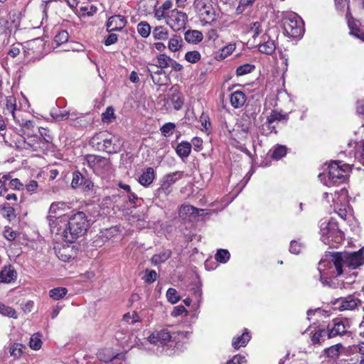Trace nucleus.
Here are the masks:
<instances>
[{
    "instance_id": "1",
    "label": "nucleus",
    "mask_w": 364,
    "mask_h": 364,
    "mask_svg": "<svg viewBox=\"0 0 364 364\" xmlns=\"http://www.w3.org/2000/svg\"><path fill=\"white\" fill-rule=\"evenodd\" d=\"M90 227L87 215L82 211L72 215L63 230L64 240L70 243L75 242L78 237L84 235Z\"/></svg>"
},
{
    "instance_id": "2",
    "label": "nucleus",
    "mask_w": 364,
    "mask_h": 364,
    "mask_svg": "<svg viewBox=\"0 0 364 364\" xmlns=\"http://www.w3.org/2000/svg\"><path fill=\"white\" fill-rule=\"evenodd\" d=\"M90 144L98 151L114 154L120 151L123 144L119 137L106 132L96 134L91 139Z\"/></svg>"
},
{
    "instance_id": "3",
    "label": "nucleus",
    "mask_w": 364,
    "mask_h": 364,
    "mask_svg": "<svg viewBox=\"0 0 364 364\" xmlns=\"http://www.w3.org/2000/svg\"><path fill=\"white\" fill-rule=\"evenodd\" d=\"M321 240L331 247H338L344 240V233L339 229L336 220L331 218L328 223H322L320 230Z\"/></svg>"
},
{
    "instance_id": "4",
    "label": "nucleus",
    "mask_w": 364,
    "mask_h": 364,
    "mask_svg": "<svg viewBox=\"0 0 364 364\" xmlns=\"http://www.w3.org/2000/svg\"><path fill=\"white\" fill-rule=\"evenodd\" d=\"M328 171V175L324 173L318 174V177L320 181L326 180L328 176V180L331 182H336L337 180H342L343 181L348 179V169L349 165L345 164L343 166H340L337 161H335L327 167Z\"/></svg>"
},
{
    "instance_id": "5",
    "label": "nucleus",
    "mask_w": 364,
    "mask_h": 364,
    "mask_svg": "<svg viewBox=\"0 0 364 364\" xmlns=\"http://www.w3.org/2000/svg\"><path fill=\"white\" fill-rule=\"evenodd\" d=\"M24 53L30 60H36L41 58L45 50V43L40 38L32 39L26 42L24 46Z\"/></svg>"
},
{
    "instance_id": "6",
    "label": "nucleus",
    "mask_w": 364,
    "mask_h": 364,
    "mask_svg": "<svg viewBox=\"0 0 364 364\" xmlns=\"http://www.w3.org/2000/svg\"><path fill=\"white\" fill-rule=\"evenodd\" d=\"M350 324L347 320H343L340 318H336L332 320V323L328 325V338L344 335L350 336L349 331Z\"/></svg>"
},
{
    "instance_id": "7",
    "label": "nucleus",
    "mask_w": 364,
    "mask_h": 364,
    "mask_svg": "<svg viewBox=\"0 0 364 364\" xmlns=\"http://www.w3.org/2000/svg\"><path fill=\"white\" fill-rule=\"evenodd\" d=\"M187 21L188 16L186 13L174 9L168 12L166 24L174 31H179L182 28H185Z\"/></svg>"
},
{
    "instance_id": "8",
    "label": "nucleus",
    "mask_w": 364,
    "mask_h": 364,
    "mask_svg": "<svg viewBox=\"0 0 364 364\" xmlns=\"http://www.w3.org/2000/svg\"><path fill=\"white\" fill-rule=\"evenodd\" d=\"M174 333L171 332L167 328L155 330L148 337V341L156 346H168L173 342L172 338Z\"/></svg>"
},
{
    "instance_id": "9",
    "label": "nucleus",
    "mask_w": 364,
    "mask_h": 364,
    "mask_svg": "<svg viewBox=\"0 0 364 364\" xmlns=\"http://www.w3.org/2000/svg\"><path fill=\"white\" fill-rule=\"evenodd\" d=\"M336 304H338V309L340 311L354 310L362 305V301L354 295H349L338 299L335 302Z\"/></svg>"
},
{
    "instance_id": "10",
    "label": "nucleus",
    "mask_w": 364,
    "mask_h": 364,
    "mask_svg": "<svg viewBox=\"0 0 364 364\" xmlns=\"http://www.w3.org/2000/svg\"><path fill=\"white\" fill-rule=\"evenodd\" d=\"M206 210L197 208L191 205L186 204L182 205L178 210L179 217L183 220H191L196 218L199 215H206L208 213H205Z\"/></svg>"
},
{
    "instance_id": "11",
    "label": "nucleus",
    "mask_w": 364,
    "mask_h": 364,
    "mask_svg": "<svg viewBox=\"0 0 364 364\" xmlns=\"http://www.w3.org/2000/svg\"><path fill=\"white\" fill-rule=\"evenodd\" d=\"M284 28L287 35L291 38L301 37L304 33L303 26L295 18L287 19L284 23Z\"/></svg>"
},
{
    "instance_id": "12",
    "label": "nucleus",
    "mask_w": 364,
    "mask_h": 364,
    "mask_svg": "<svg viewBox=\"0 0 364 364\" xmlns=\"http://www.w3.org/2000/svg\"><path fill=\"white\" fill-rule=\"evenodd\" d=\"M344 256L345 264L351 269H356L364 264V257L361 250Z\"/></svg>"
},
{
    "instance_id": "13",
    "label": "nucleus",
    "mask_w": 364,
    "mask_h": 364,
    "mask_svg": "<svg viewBox=\"0 0 364 364\" xmlns=\"http://www.w3.org/2000/svg\"><path fill=\"white\" fill-rule=\"evenodd\" d=\"M127 23L126 18L121 15H114L109 18L107 22V30L109 32L121 31Z\"/></svg>"
},
{
    "instance_id": "14",
    "label": "nucleus",
    "mask_w": 364,
    "mask_h": 364,
    "mask_svg": "<svg viewBox=\"0 0 364 364\" xmlns=\"http://www.w3.org/2000/svg\"><path fill=\"white\" fill-rule=\"evenodd\" d=\"M87 161L90 168L95 171H98L100 167L107 168L109 167V161L107 159L99 156L90 155L87 158Z\"/></svg>"
},
{
    "instance_id": "15",
    "label": "nucleus",
    "mask_w": 364,
    "mask_h": 364,
    "mask_svg": "<svg viewBox=\"0 0 364 364\" xmlns=\"http://www.w3.org/2000/svg\"><path fill=\"white\" fill-rule=\"evenodd\" d=\"M17 278V272L11 265L5 266L0 271V282L11 283Z\"/></svg>"
},
{
    "instance_id": "16",
    "label": "nucleus",
    "mask_w": 364,
    "mask_h": 364,
    "mask_svg": "<svg viewBox=\"0 0 364 364\" xmlns=\"http://www.w3.org/2000/svg\"><path fill=\"white\" fill-rule=\"evenodd\" d=\"M250 332L248 331L247 328H245L242 335L233 338L232 341V346L235 349L237 350L241 347L246 346L248 342L250 341Z\"/></svg>"
},
{
    "instance_id": "17",
    "label": "nucleus",
    "mask_w": 364,
    "mask_h": 364,
    "mask_svg": "<svg viewBox=\"0 0 364 364\" xmlns=\"http://www.w3.org/2000/svg\"><path fill=\"white\" fill-rule=\"evenodd\" d=\"M16 99L14 95H10L6 98L5 108L4 114L5 115L11 114L14 120H16Z\"/></svg>"
},
{
    "instance_id": "18",
    "label": "nucleus",
    "mask_w": 364,
    "mask_h": 364,
    "mask_svg": "<svg viewBox=\"0 0 364 364\" xmlns=\"http://www.w3.org/2000/svg\"><path fill=\"white\" fill-rule=\"evenodd\" d=\"M147 72L149 73V76L151 77L154 84L159 85L163 84L161 77L156 79V75H161L165 73L162 68H160L156 64L149 63L147 67Z\"/></svg>"
},
{
    "instance_id": "19",
    "label": "nucleus",
    "mask_w": 364,
    "mask_h": 364,
    "mask_svg": "<svg viewBox=\"0 0 364 364\" xmlns=\"http://www.w3.org/2000/svg\"><path fill=\"white\" fill-rule=\"evenodd\" d=\"M262 38L264 43L259 45V52L267 55L272 54L276 48L274 41L270 40L267 36H263Z\"/></svg>"
},
{
    "instance_id": "20",
    "label": "nucleus",
    "mask_w": 364,
    "mask_h": 364,
    "mask_svg": "<svg viewBox=\"0 0 364 364\" xmlns=\"http://www.w3.org/2000/svg\"><path fill=\"white\" fill-rule=\"evenodd\" d=\"M246 102V96L242 91L237 90L230 95V103L234 108L242 107Z\"/></svg>"
},
{
    "instance_id": "21",
    "label": "nucleus",
    "mask_w": 364,
    "mask_h": 364,
    "mask_svg": "<svg viewBox=\"0 0 364 364\" xmlns=\"http://www.w3.org/2000/svg\"><path fill=\"white\" fill-rule=\"evenodd\" d=\"M311 341L313 345H321L328 338V330L316 328L311 333Z\"/></svg>"
},
{
    "instance_id": "22",
    "label": "nucleus",
    "mask_w": 364,
    "mask_h": 364,
    "mask_svg": "<svg viewBox=\"0 0 364 364\" xmlns=\"http://www.w3.org/2000/svg\"><path fill=\"white\" fill-rule=\"evenodd\" d=\"M332 262L336 269V277L343 273V266L345 264V256L340 252H336L332 255Z\"/></svg>"
},
{
    "instance_id": "23",
    "label": "nucleus",
    "mask_w": 364,
    "mask_h": 364,
    "mask_svg": "<svg viewBox=\"0 0 364 364\" xmlns=\"http://www.w3.org/2000/svg\"><path fill=\"white\" fill-rule=\"evenodd\" d=\"M42 144L43 142L41 140V138L36 135L29 136L27 134L26 137V149L33 151H37L40 148L43 147Z\"/></svg>"
},
{
    "instance_id": "24",
    "label": "nucleus",
    "mask_w": 364,
    "mask_h": 364,
    "mask_svg": "<svg viewBox=\"0 0 364 364\" xmlns=\"http://www.w3.org/2000/svg\"><path fill=\"white\" fill-rule=\"evenodd\" d=\"M0 214L9 221H11L16 216L14 208L8 203L0 205Z\"/></svg>"
},
{
    "instance_id": "25",
    "label": "nucleus",
    "mask_w": 364,
    "mask_h": 364,
    "mask_svg": "<svg viewBox=\"0 0 364 364\" xmlns=\"http://www.w3.org/2000/svg\"><path fill=\"white\" fill-rule=\"evenodd\" d=\"M26 347L25 345L20 343H14L9 347V353L14 359H18L21 357Z\"/></svg>"
},
{
    "instance_id": "26",
    "label": "nucleus",
    "mask_w": 364,
    "mask_h": 364,
    "mask_svg": "<svg viewBox=\"0 0 364 364\" xmlns=\"http://www.w3.org/2000/svg\"><path fill=\"white\" fill-rule=\"evenodd\" d=\"M191 144L188 141H182L176 148V154L181 159H186L191 154Z\"/></svg>"
},
{
    "instance_id": "27",
    "label": "nucleus",
    "mask_w": 364,
    "mask_h": 364,
    "mask_svg": "<svg viewBox=\"0 0 364 364\" xmlns=\"http://www.w3.org/2000/svg\"><path fill=\"white\" fill-rule=\"evenodd\" d=\"M171 255V251L170 250H164L159 254H155L152 256L151 261L154 265L161 264L168 260Z\"/></svg>"
},
{
    "instance_id": "28",
    "label": "nucleus",
    "mask_w": 364,
    "mask_h": 364,
    "mask_svg": "<svg viewBox=\"0 0 364 364\" xmlns=\"http://www.w3.org/2000/svg\"><path fill=\"white\" fill-rule=\"evenodd\" d=\"M183 45V39L179 35H173L168 41V48L171 52L179 50Z\"/></svg>"
},
{
    "instance_id": "29",
    "label": "nucleus",
    "mask_w": 364,
    "mask_h": 364,
    "mask_svg": "<svg viewBox=\"0 0 364 364\" xmlns=\"http://www.w3.org/2000/svg\"><path fill=\"white\" fill-rule=\"evenodd\" d=\"M68 119H70L73 122V125L75 127L85 126L88 123L85 119V115L76 112L70 111V117Z\"/></svg>"
},
{
    "instance_id": "30",
    "label": "nucleus",
    "mask_w": 364,
    "mask_h": 364,
    "mask_svg": "<svg viewBox=\"0 0 364 364\" xmlns=\"http://www.w3.org/2000/svg\"><path fill=\"white\" fill-rule=\"evenodd\" d=\"M184 38L188 43H196L203 40V34L200 31L191 30L185 33Z\"/></svg>"
},
{
    "instance_id": "31",
    "label": "nucleus",
    "mask_w": 364,
    "mask_h": 364,
    "mask_svg": "<svg viewBox=\"0 0 364 364\" xmlns=\"http://www.w3.org/2000/svg\"><path fill=\"white\" fill-rule=\"evenodd\" d=\"M333 207L335 213L338 214V215L343 220H346L348 215V204H342L339 203L336 200H334V203H333Z\"/></svg>"
},
{
    "instance_id": "32",
    "label": "nucleus",
    "mask_w": 364,
    "mask_h": 364,
    "mask_svg": "<svg viewBox=\"0 0 364 364\" xmlns=\"http://www.w3.org/2000/svg\"><path fill=\"white\" fill-rule=\"evenodd\" d=\"M287 153V148L284 145H277L272 149L271 158L274 160H279L284 157Z\"/></svg>"
},
{
    "instance_id": "33",
    "label": "nucleus",
    "mask_w": 364,
    "mask_h": 364,
    "mask_svg": "<svg viewBox=\"0 0 364 364\" xmlns=\"http://www.w3.org/2000/svg\"><path fill=\"white\" fill-rule=\"evenodd\" d=\"M334 200H336L339 203L342 204H348L349 203V196L348 191L346 188H342L339 191H335L334 198H333V203H334Z\"/></svg>"
},
{
    "instance_id": "34",
    "label": "nucleus",
    "mask_w": 364,
    "mask_h": 364,
    "mask_svg": "<svg viewBox=\"0 0 364 364\" xmlns=\"http://www.w3.org/2000/svg\"><path fill=\"white\" fill-rule=\"evenodd\" d=\"M152 35L155 40L164 41L168 38V31L165 27L159 26L154 28Z\"/></svg>"
},
{
    "instance_id": "35",
    "label": "nucleus",
    "mask_w": 364,
    "mask_h": 364,
    "mask_svg": "<svg viewBox=\"0 0 364 364\" xmlns=\"http://www.w3.org/2000/svg\"><path fill=\"white\" fill-rule=\"evenodd\" d=\"M14 144L11 146H15L18 150L26 149V137L21 134H15L13 136Z\"/></svg>"
},
{
    "instance_id": "36",
    "label": "nucleus",
    "mask_w": 364,
    "mask_h": 364,
    "mask_svg": "<svg viewBox=\"0 0 364 364\" xmlns=\"http://www.w3.org/2000/svg\"><path fill=\"white\" fill-rule=\"evenodd\" d=\"M151 28L146 21H141L137 25V32L142 38H147L151 33Z\"/></svg>"
},
{
    "instance_id": "37",
    "label": "nucleus",
    "mask_w": 364,
    "mask_h": 364,
    "mask_svg": "<svg viewBox=\"0 0 364 364\" xmlns=\"http://www.w3.org/2000/svg\"><path fill=\"white\" fill-rule=\"evenodd\" d=\"M155 178L154 170L152 167H149L139 176L138 182H153Z\"/></svg>"
},
{
    "instance_id": "38",
    "label": "nucleus",
    "mask_w": 364,
    "mask_h": 364,
    "mask_svg": "<svg viewBox=\"0 0 364 364\" xmlns=\"http://www.w3.org/2000/svg\"><path fill=\"white\" fill-rule=\"evenodd\" d=\"M157 278L158 274L155 270L146 269L141 279L146 284H152L157 279Z\"/></svg>"
},
{
    "instance_id": "39",
    "label": "nucleus",
    "mask_w": 364,
    "mask_h": 364,
    "mask_svg": "<svg viewBox=\"0 0 364 364\" xmlns=\"http://www.w3.org/2000/svg\"><path fill=\"white\" fill-rule=\"evenodd\" d=\"M0 314L3 316H9L13 318H17L18 314L16 310L10 306H6L0 301Z\"/></svg>"
},
{
    "instance_id": "40",
    "label": "nucleus",
    "mask_w": 364,
    "mask_h": 364,
    "mask_svg": "<svg viewBox=\"0 0 364 364\" xmlns=\"http://www.w3.org/2000/svg\"><path fill=\"white\" fill-rule=\"evenodd\" d=\"M68 290L65 287H57L50 290L49 295L54 300H59L66 295Z\"/></svg>"
},
{
    "instance_id": "41",
    "label": "nucleus",
    "mask_w": 364,
    "mask_h": 364,
    "mask_svg": "<svg viewBox=\"0 0 364 364\" xmlns=\"http://www.w3.org/2000/svg\"><path fill=\"white\" fill-rule=\"evenodd\" d=\"M287 119V115L282 114L277 110H272L270 114L267 117V123L270 126L273 122L276 121H281Z\"/></svg>"
},
{
    "instance_id": "42",
    "label": "nucleus",
    "mask_w": 364,
    "mask_h": 364,
    "mask_svg": "<svg viewBox=\"0 0 364 364\" xmlns=\"http://www.w3.org/2000/svg\"><path fill=\"white\" fill-rule=\"evenodd\" d=\"M157 65L160 68H167L170 66L172 58L166 54H159L156 56Z\"/></svg>"
},
{
    "instance_id": "43",
    "label": "nucleus",
    "mask_w": 364,
    "mask_h": 364,
    "mask_svg": "<svg viewBox=\"0 0 364 364\" xmlns=\"http://www.w3.org/2000/svg\"><path fill=\"white\" fill-rule=\"evenodd\" d=\"M72 250L70 247L59 248L57 252V255L58 258L63 262H68L72 257V255L70 252Z\"/></svg>"
},
{
    "instance_id": "44",
    "label": "nucleus",
    "mask_w": 364,
    "mask_h": 364,
    "mask_svg": "<svg viewBox=\"0 0 364 364\" xmlns=\"http://www.w3.org/2000/svg\"><path fill=\"white\" fill-rule=\"evenodd\" d=\"M341 343L333 345L325 350L327 357L331 358H336L340 355V349L342 348Z\"/></svg>"
},
{
    "instance_id": "45",
    "label": "nucleus",
    "mask_w": 364,
    "mask_h": 364,
    "mask_svg": "<svg viewBox=\"0 0 364 364\" xmlns=\"http://www.w3.org/2000/svg\"><path fill=\"white\" fill-rule=\"evenodd\" d=\"M230 254L228 250L225 249H220L217 251L215 259L217 262L220 263H226L230 259Z\"/></svg>"
},
{
    "instance_id": "46",
    "label": "nucleus",
    "mask_w": 364,
    "mask_h": 364,
    "mask_svg": "<svg viewBox=\"0 0 364 364\" xmlns=\"http://www.w3.org/2000/svg\"><path fill=\"white\" fill-rule=\"evenodd\" d=\"M107 350H100L97 353V358L104 363H108L112 362L117 356L108 353Z\"/></svg>"
},
{
    "instance_id": "47",
    "label": "nucleus",
    "mask_w": 364,
    "mask_h": 364,
    "mask_svg": "<svg viewBox=\"0 0 364 364\" xmlns=\"http://www.w3.org/2000/svg\"><path fill=\"white\" fill-rule=\"evenodd\" d=\"M255 68V65L249 63L242 65L237 68L236 75L237 76H242L250 73L254 70Z\"/></svg>"
},
{
    "instance_id": "48",
    "label": "nucleus",
    "mask_w": 364,
    "mask_h": 364,
    "mask_svg": "<svg viewBox=\"0 0 364 364\" xmlns=\"http://www.w3.org/2000/svg\"><path fill=\"white\" fill-rule=\"evenodd\" d=\"M200 53L197 50L188 51L185 55V60L191 63H196L200 60Z\"/></svg>"
},
{
    "instance_id": "49",
    "label": "nucleus",
    "mask_w": 364,
    "mask_h": 364,
    "mask_svg": "<svg viewBox=\"0 0 364 364\" xmlns=\"http://www.w3.org/2000/svg\"><path fill=\"white\" fill-rule=\"evenodd\" d=\"M235 49V43H229L228 45L225 46L223 48L220 49V59H225L230 55L232 53V52Z\"/></svg>"
},
{
    "instance_id": "50",
    "label": "nucleus",
    "mask_w": 364,
    "mask_h": 364,
    "mask_svg": "<svg viewBox=\"0 0 364 364\" xmlns=\"http://www.w3.org/2000/svg\"><path fill=\"white\" fill-rule=\"evenodd\" d=\"M29 346L34 350H39L42 346V341L39 338V334H34L31 336L29 341Z\"/></svg>"
},
{
    "instance_id": "51",
    "label": "nucleus",
    "mask_w": 364,
    "mask_h": 364,
    "mask_svg": "<svg viewBox=\"0 0 364 364\" xmlns=\"http://www.w3.org/2000/svg\"><path fill=\"white\" fill-rule=\"evenodd\" d=\"M69 34L66 31H61L54 38V43L56 46H60L68 41Z\"/></svg>"
},
{
    "instance_id": "52",
    "label": "nucleus",
    "mask_w": 364,
    "mask_h": 364,
    "mask_svg": "<svg viewBox=\"0 0 364 364\" xmlns=\"http://www.w3.org/2000/svg\"><path fill=\"white\" fill-rule=\"evenodd\" d=\"M166 298L171 304H176L180 300L177 291L174 288H169L166 291Z\"/></svg>"
},
{
    "instance_id": "53",
    "label": "nucleus",
    "mask_w": 364,
    "mask_h": 364,
    "mask_svg": "<svg viewBox=\"0 0 364 364\" xmlns=\"http://www.w3.org/2000/svg\"><path fill=\"white\" fill-rule=\"evenodd\" d=\"M18 234V232L12 230L9 226H6L3 232L4 237L9 241L15 240Z\"/></svg>"
},
{
    "instance_id": "54",
    "label": "nucleus",
    "mask_w": 364,
    "mask_h": 364,
    "mask_svg": "<svg viewBox=\"0 0 364 364\" xmlns=\"http://www.w3.org/2000/svg\"><path fill=\"white\" fill-rule=\"evenodd\" d=\"M41 174H43L45 176L43 178L44 180L52 181L56 178L58 174V171L57 169L47 168L43 170Z\"/></svg>"
},
{
    "instance_id": "55",
    "label": "nucleus",
    "mask_w": 364,
    "mask_h": 364,
    "mask_svg": "<svg viewBox=\"0 0 364 364\" xmlns=\"http://www.w3.org/2000/svg\"><path fill=\"white\" fill-rule=\"evenodd\" d=\"M114 118V110L112 107H108L102 114V120L105 122H111Z\"/></svg>"
},
{
    "instance_id": "56",
    "label": "nucleus",
    "mask_w": 364,
    "mask_h": 364,
    "mask_svg": "<svg viewBox=\"0 0 364 364\" xmlns=\"http://www.w3.org/2000/svg\"><path fill=\"white\" fill-rule=\"evenodd\" d=\"M247 360L245 356L237 354L234 355L230 360H228L225 364H246Z\"/></svg>"
},
{
    "instance_id": "57",
    "label": "nucleus",
    "mask_w": 364,
    "mask_h": 364,
    "mask_svg": "<svg viewBox=\"0 0 364 364\" xmlns=\"http://www.w3.org/2000/svg\"><path fill=\"white\" fill-rule=\"evenodd\" d=\"M255 1L256 0H240L238 6L236 9L237 13H242L245 9L252 6Z\"/></svg>"
},
{
    "instance_id": "58",
    "label": "nucleus",
    "mask_w": 364,
    "mask_h": 364,
    "mask_svg": "<svg viewBox=\"0 0 364 364\" xmlns=\"http://www.w3.org/2000/svg\"><path fill=\"white\" fill-rule=\"evenodd\" d=\"M176 126L174 124L168 122L166 123L161 128V133L165 136H169L173 134V131L175 129Z\"/></svg>"
},
{
    "instance_id": "59",
    "label": "nucleus",
    "mask_w": 364,
    "mask_h": 364,
    "mask_svg": "<svg viewBox=\"0 0 364 364\" xmlns=\"http://www.w3.org/2000/svg\"><path fill=\"white\" fill-rule=\"evenodd\" d=\"M207 1L208 0H194L193 7L196 11L198 13L204 10L209 5Z\"/></svg>"
},
{
    "instance_id": "60",
    "label": "nucleus",
    "mask_w": 364,
    "mask_h": 364,
    "mask_svg": "<svg viewBox=\"0 0 364 364\" xmlns=\"http://www.w3.org/2000/svg\"><path fill=\"white\" fill-rule=\"evenodd\" d=\"M250 31L252 33L253 38L258 36L262 31L261 23L259 22H254L250 27Z\"/></svg>"
},
{
    "instance_id": "61",
    "label": "nucleus",
    "mask_w": 364,
    "mask_h": 364,
    "mask_svg": "<svg viewBox=\"0 0 364 364\" xmlns=\"http://www.w3.org/2000/svg\"><path fill=\"white\" fill-rule=\"evenodd\" d=\"M168 16V12H166L160 6L158 9H155L154 16L157 20L165 19L167 21V16Z\"/></svg>"
},
{
    "instance_id": "62",
    "label": "nucleus",
    "mask_w": 364,
    "mask_h": 364,
    "mask_svg": "<svg viewBox=\"0 0 364 364\" xmlns=\"http://www.w3.org/2000/svg\"><path fill=\"white\" fill-rule=\"evenodd\" d=\"M183 172H174L167 175L166 182H176L178 180L183 179Z\"/></svg>"
},
{
    "instance_id": "63",
    "label": "nucleus",
    "mask_w": 364,
    "mask_h": 364,
    "mask_svg": "<svg viewBox=\"0 0 364 364\" xmlns=\"http://www.w3.org/2000/svg\"><path fill=\"white\" fill-rule=\"evenodd\" d=\"M212 6L209 4L205 9L200 12H198V14L203 17L204 19H210L213 15L212 12Z\"/></svg>"
},
{
    "instance_id": "64",
    "label": "nucleus",
    "mask_w": 364,
    "mask_h": 364,
    "mask_svg": "<svg viewBox=\"0 0 364 364\" xmlns=\"http://www.w3.org/2000/svg\"><path fill=\"white\" fill-rule=\"evenodd\" d=\"M118 41V36L115 33H110L105 40V45L107 46L114 44Z\"/></svg>"
}]
</instances>
